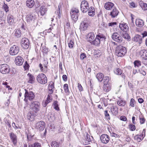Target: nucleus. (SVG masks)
Instances as JSON below:
<instances>
[{"mask_svg": "<svg viewBox=\"0 0 147 147\" xmlns=\"http://www.w3.org/2000/svg\"><path fill=\"white\" fill-rule=\"evenodd\" d=\"M104 85L109 84H111L109 81V78L108 76H106L103 79Z\"/></svg>", "mask_w": 147, "mask_h": 147, "instance_id": "e433bc0d", "label": "nucleus"}, {"mask_svg": "<svg viewBox=\"0 0 147 147\" xmlns=\"http://www.w3.org/2000/svg\"><path fill=\"white\" fill-rule=\"evenodd\" d=\"M33 147H41V144L39 143H35Z\"/></svg>", "mask_w": 147, "mask_h": 147, "instance_id": "052dcab7", "label": "nucleus"}, {"mask_svg": "<svg viewBox=\"0 0 147 147\" xmlns=\"http://www.w3.org/2000/svg\"><path fill=\"white\" fill-rule=\"evenodd\" d=\"M93 138L92 136H90L88 134H87L85 139L88 142H90L91 141V140Z\"/></svg>", "mask_w": 147, "mask_h": 147, "instance_id": "a18cd8bd", "label": "nucleus"}, {"mask_svg": "<svg viewBox=\"0 0 147 147\" xmlns=\"http://www.w3.org/2000/svg\"><path fill=\"white\" fill-rule=\"evenodd\" d=\"M100 138L101 142L105 144L108 143L110 140L109 136L105 134H102Z\"/></svg>", "mask_w": 147, "mask_h": 147, "instance_id": "f8f14e48", "label": "nucleus"}, {"mask_svg": "<svg viewBox=\"0 0 147 147\" xmlns=\"http://www.w3.org/2000/svg\"><path fill=\"white\" fill-rule=\"evenodd\" d=\"M127 52V50L126 48L121 45L118 46L116 48L115 54L118 57L124 56Z\"/></svg>", "mask_w": 147, "mask_h": 147, "instance_id": "f03ea898", "label": "nucleus"}, {"mask_svg": "<svg viewBox=\"0 0 147 147\" xmlns=\"http://www.w3.org/2000/svg\"><path fill=\"white\" fill-rule=\"evenodd\" d=\"M21 45L24 49H27L29 45V40L26 38H23L21 42Z\"/></svg>", "mask_w": 147, "mask_h": 147, "instance_id": "9b49d317", "label": "nucleus"}, {"mask_svg": "<svg viewBox=\"0 0 147 147\" xmlns=\"http://www.w3.org/2000/svg\"><path fill=\"white\" fill-rule=\"evenodd\" d=\"M19 51V47L16 45H13L10 48L9 51V53L12 55H17Z\"/></svg>", "mask_w": 147, "mask_h": 147, "instance_id": "9d476101", "label": "nucleus"}, {"mask_svg": "<svg viewBox=\"0 0 147 147\" xmlns=\"http://www.w3.org/2000/svg\"><path fill=\"white\" fill-rule=\"evenodd\" d=\"M134 63L135 67L136 66L137 67H138L139 66L141 65V62L139 61H135L134 62Z\"/></svg>", "mask_w": 147, "mask_h": 147, "instance_id": "3c124183", "label": "nucleus"}, {"mask_svg": "<svg viewBox=\"0 0 147 147\" xmlns=\"http://www.w3.org/2000/svg\"><path fill=\"white\" fill-rule=\"evenodd\" d=\"M27 75L29 77V80L28 82V83L31 84L33 83L34 80V76L30 73H29Z\"/></svg>", "mask_w": 147, "mask_h": 147, "instance_id": "72a5a7b5", "label": "nucleus"}, {"mask_svg": "<svg viewBox=\"0 0 147 147\" xmlns=\"http://www.w3.org/2000/svg\"><path fill=\"white\" fill-rule=\"evenodd\" d=\"M86 57V55L84 53L81 54L80 56V58L82 60H83Z\"/></svg>", "mask_w": 147, "mask_h": 147, "instance_id": "13d9d810", "label": "nucleus"}, {"mask_svg": "<svg viewBox=\"0 0 147 147\" xmlns=\"http://www.w3.org/2000/svg\"><path fill=\"white\" fill-rule=\"evenodd\" d=\"M3 8L6 12L9 11V7L7 4H4L3 5Z\"/></svg>", "mask_w": 147, "mask_h": 147, "instance_id": "864d4df0", "label": "nucleus"}, {"mask_svg": "<svg viewBox=\"0 0 147 147\" xmlns=\"http://www.w3.org/2000/svg\"><path fill=\"white\" fill-rule=\"evenodd\" d=\"M79 12L78 9L74 8L71 10L70 14L72 20L75 22L78 20V13Z\"/></svg>", "mask_w": 147, "mask_h": 147, "instance_id": "39448f33", "label": "nucleus"}, {"mask_svg": "<svg viewBox=\"0 0 147 147\" xmlns=\"http://www.w3.org/2000/svg\"><path fill=\"white\" fill-rule=\"evenodd\" d=\"M120 119L121 120L125 121L127 120V119L125 116H121L120 117Z\"/></svg>", "mask_w": 147, "mask_h": 147, "instance_id": "bf43d9fd", "label": "nucleus"}, {"mask_svg": "<svg viewBox=\"0 0 147 147\" xmlns=\"http://www.w3.org/2000/svg\"><path fill=\"white\" fill-rule=\"evenodd\" d=\"M142 37L138 35H136L133 38V40L135 42H138L139 44H141L142 42Z\"/></svg>", "mask_w": 147, "mask_h": 147, "instance_id": "4be33fe9", "label": "nucleus"}, {"mask_svg": "<svg viewBox=\"0 0 147 147\" xmlns=\"http://www.w3.org/2000/svg\"><path fill=\"white\" fill-rule=\"evenodd\" d=\"M50 102H48V101L47 100H46L45 101L43 102L42 105L44 107H45L48 103Z\"/></svg>", "mask_w": 147, "mask_h": 147, "instance_id": "e2e57ef3", "label": "nucleus"}, {"mask_svg": "<svg viewBox=\"0 0 147 147\" xmlns=\"http://www.w3.org/2000/svg\"><path fill=\"white\" fill-rule=\"evenodd\" d=\"M7 20V23L10 25H12L14 22V18L13 16L10 14L8 15Z\"/></svg>", "mask_w": 147, "mask_h": 147, "instance_id": "412c9836", "label": "nucleus"}, {"mask_svg": "<svg viewBox=\"0 0 147 147\" xmlns=\"http://www.w3.org/2000/svg\"><path fill=\"white\" fill-rule=\"evenodd\" d=\"M24 90L25 91L24 95L25 98L24 99L25 101L27 102L28 99L30 100H31L34 99L35 96L33 92L31 91L28 92L26 89H24Z\"/></svg>", "mask_w": 147, "mask_h": 147, "instance_id": "423d86ee", "label": "nucleus"}, {"mask_svg": "<svg viewBox=\"0 0 147 147\" xmlns=\"http://www.w3.org/2000/svg\"><path fill=\"white\" fill-rule=\"evenodd\" d=\"M88 14L90 16H93L95 14L94 9L93 7H91L89 8Z\"/></svg>", "mask_w": 147, "mask_h": 147, "instance_id": "c756f323", "label": "nucleus"}, {"mask_svg": "<svg viewBox=\"0 0 147 147\" xmlns=\"http://www.w3.org/2000/svg\"><path fill=\"white\" fill-rule=\"evenodd\" d=\"M105 115L106 117L108 119H110V117L109 114L108 113L107 111H105Z\"/></svg>", "mask_w": 147, "mask_h": 147, "instance_id": "6e6d98bb", "label": "nucleus"}, {"mask_svg": "<svg viewBox=\"0 0 147 147\" xmlns=\"http://www.w3.org/2000/svg\"><path fill=\"white\" fill-rule=\"evenodd\" d=\"M95 36L93 32H90L88 33L87 36V40L90 42L93 41V40L94 39Z\"/></svg>", "mask_w": 147, "mask_h": 147, "instance_id": "5701e85b", "label": "nucleus"}, {"mask_svg": "<svg viewBox=\"0 0 147 147\" xmlns=\"http://www.w3.org/2000/svg\"><path fill=\"white\" fill-rule=\"evenodd\" d=\"M52 147H59V143L55 141L53 142L51 144Z\"/></svg>", "mask_w": 147, "mask_h": 147, "instance_id": "79ce46f5", "label": "nucleus"}, {"mask_svg": "<svg viewBox=\"0 0 147 147\" xmlns=\"http://www.w3.org/2000/svg\"><path fill=\"white\" fill-rule=\"evenodd\" d=\"M119 27L122 30L125 32L127 31L129 28L127 25L125 23H120L119 25Z\"/></svg>", "mask_w": 147, "mask_h": 147, "instance_id": "aec40b11", "label": "nucleus"}, {"mask_svg": "<svg viewBox=\"0 0 147 147\" xmlns=\"http://www.w3.org/2000/svg\"><path fill=\"white\" fill-rule=\"evenodd\" d=\"M24 61L23 58L20 56H18L16 58L15 62L17 65L20 66L23 64Z\"/></svg>", "mask_w": 147, "mask_h": 147, "instance_id": "f3484780", "label": "nucleus"}, {"mask_svg": "<svg viewBox=\"0 0 147 147\" xmlns=\"http://www.w3.org/2000/svg\"><path fill=\"white\" fill-rule=\"evenodd\" d=\"M63 79L64 81H66L67 79V77L65 75H64L62 76Z\"/></svg>", "mask_w": 147, "mask_h": 147, "instance_id": "338daca9", "label": "nucleus"}, {"mask_svg": "<svg viewBox=\"0 0 147 147\" xmlns=\"http://www.w3.org/2000/svg\"><path fill=\"white\" fill-rule=\"evenodd\" d=\"M119 11L116 7H113V10L111 12L109 15L112 18H114L116 17L118 15Z\"/></svg>", "mask_w": 147, "mask_h": 147, "instance_id": "6ab92c4d", "label": "nucleus"}, {"mask_svg": "<svg viewBox=\"0 0 147 147\" xmlns=\"http://www.w3.org/2000/svg\"><path fill=\"white\" fill-rule=\"evenodd\" d=\"M26 19L27 22L28 24H31L34 22L35 19V17L34 15L30 13H29L27 15Z\"/></svg>", "mask_w": 147, "mask_h": 147, "instance_id": "4468645a", "label": "nucleus"}, {"mask_svg": "<svg viewBox=\"0 0 147 147\" xmlns=\"http://www.w3.org/2000/svg\"><path fill=\"white\" fill-rule=\"evenodd\" d=\"M136 24L137 26L141 27L144 25V22L141 19H137L136 21Z\"/></svg>", "mask_w": 147, "mask_h": 147, "instance_id": "bb28decb", "label": "nucleus"}, {"mask_svg": "<svg viewBox=\"0 0 147 147\" xmlns=\"http://www.w3.org/2000/svg\"><path fill=\"white\" fill-rule=\"evenodd\" d=\"M114 73L117 75H121L122 73V70L119 68H116L114 70Z\"/></svg>", "mask_w": 147, "mask_h": 147, "instance_id": "473e14b6", "label": "nucleus"}, {"mask_svg": "<svg viewBox=\"0 0 147 147\" xmlns=\"http://www.w3.org/2000/svg\"><path fill=\"white\" fill-rule=\"evenodd\" d=\"M9 135L11 141L14 145H16L17 142V137L16 135L13 132L9 133Z\"/></svg>", "mask_w": 147, "mask_h": 147, "instance_id": "2eb2a0df", "label": "nucleus"}, {"mask_svg": "<svg viewBox=\"0 0 147 147\" xmlns=\"http://www.w3.org/2000/svg\"><path fill=\"white\" fill-rule=\"evenodd\" d=\"M31 112L32 114L36 113L40 110V103L37 101L32 102L31 104Z\"/></svg>", "mask_w": 147, "mask_h": 147, "instance_id": "7ed1b4c3", "label": "nucleus"}, {"mask_svg": "<svg viewBox=\"0 0 147 147\" xmlns=\"http://www.w3.org/2000/svg\"><path fill=\"white\" fill-rule=\"evenodd\" d=\"M48 89L49 90V93L52 94L54 91V83L53 82H51L48 86Z\"/></svg>", "mask_w": 147, "mask_h": 147, "instance_id": "a878e982", "label": "nucleus"}, {"mask_svg": "<svg viewBox=\"0 0 147 147\" xmlns=\"http://www.w3.org/2000/svg\"><path fill=\"white\" fill-rule=\"evenodd\" d=\"M139 53L141 57H147V50L141 48V49L139 52Z\"/></svg>", "mask_w": 147, "mask_h": 147, "instance_id": "393cba45", "label": "nucleus"}, {"mask_svg": "<svg viewBox=\"0 0 147 147\" xmlns=\"http://www.w3.org/2000/svg\"><path fill=\"white\" fill-rule=\"evenodd\" d=\"M31 113H28L27 115V117L28 119L29 120H31Z\"/></svg>", "mask_w": 147, "mask_h": 147, "instance_id": "774afa93", "label": "nucleus"}, {"mask_svg": "<svg viewBox=\"0 0 147 147\" xmlns=\"http://www.w3.org/2000/svg\"><path fill=\"white\" fill-rule=\"evenodd\" d=\"M36 79L38 82L42 84H45L47 82V78L43 74H39L37 77Z\"/></svg>", "mask_w": 147, "mask_h": 147, "instance_id": "20e7f679", "label": "nucleus"}, {"mask_svg": "<svg viewBox=\"0 0 147 147\" xmlns=\"http://www.w3.org/2000/svg\"><path fill=\"white\" fill-rule=\"evenodd\" d=\"M122 36L128 40H130L131 38L129 34L126 32H124L122 35Z\"/></svg>", "mask_w": 147, "mask_h": 147, "instance_id": "f704fd0d", "label": "nucleus"}, {"mask_svg": "<svg viewBox=\"0 0 147 147\" xmlns=\"http://www.w3.org/2000/svg\"><path fill=\"white\" fill-rule=\"evenodd\" d=\"M142 60L143 63L145 65H147V57H142Z\"/></svg>", "mask_w": 147, "mask_h": 147, "instance_id": "09e8293b", "label": "nucleus"}, {"mask_svg": "<svg viewBox=\"0 0 147 147\" xmlns=\"http://www.w3.org/2000/svg\"><path fill=\"white\" fill-rule=\"evenodd\" d=\"M26 4V6L30 8L33 7L34 5V0H27Z\"/></svg>", "mask_w": 147, "mask_h": 147, "instance_id": "cd10ccee", "label": "nucleus"}, {"mask_svg": "<svg viewBox=\"0 0 147 147\" xmlns=\"http://www.w3.org/2000/svg\"><path fill=\"white\" fill-rule=\"evenodd\" d=\"M145 129H144L142 131V134L140 135H136L134 137V139L136 140L138 142H140L143 140L145 136Z\"/></svg>", "mask_w": 147, "mask_h": 147, "instance_id": "ddd939ff", "label": "nucleus"}, {"mask_svg": "<svg viewBox=\"0 0 147 147\" xmlns=\"http://www.w3.org/2000/svg\"><path fill=\"white\" fill-rule=\"evenodd\" d=\"M105 37L104 34L99 33L96 35L95 39L91 42V43L94 45L98 46L101 43L105 42Z\"/></svg>", "mask_w": 147, "mask_h": 147, "instance_id": "f257e3e1", "label": "nucleus"}, {"mask_svg": "<svg viewBox=\"0 0 147 147\" xmlns=\"http://www.w3.org/2000/svg\"><path fill=\"white\" fill-rule=\"evenodd\" d=\"M88 19H84V20L81 24V25H80V27L81 28L83 29V30L86 29L88 26Z\"/></svg>", "mask_w": 147, "mask_h": 147, "instance_id": "a211bd4d", "label": "nucleus"}, {"mask_svg": "<svg viewBox=\"0 0 147 147\" xmlns=\"http://www.w3.org/2000/svg\"><path fill=\"white\" fill-rule=\"evenodd\" d=\"M117 104L120 106H124L126 103V102L123 100H119L117 102Z\"/></svg>", "mask_w": 147, "mask_h": 147, "instance_id": "ea45409f", "label": "nucleus"}, {"mask_svg": "<svg viewBox=\"0 0 147 147\" xmlns=\"http://www.w3.org/2000/svg\"><path fill=\"white\" fill-rule=\"evenodd\" d=\"M74 44V42L72 40H70L68 43V46L70 48H72L73 47Z\"/></svg>", "mask_w": 147, "mask_h": 147, "instance_id": "5fc2aeb1", "label": "nucleus"}, {"mask_svg": "<svg viewBox=\"0 0 147 147\" xmlns=\"http://www.w3.org/2000/svg\"><path fill=\"white\" fill-rule=\"evenodd\" d=\"M29 66V65L27 63V62L26 61L25 62V65L24 66V68L25 69H27L28 68Z\"/></svg>", "mask_w": 147, "mask_h": 147, "instance_id": "69168bd1", "label": "nucleus"}, {"mask_svg": "<svg viewBox=\"0 0 147 147\" xmlns=\"http://www.w3.org/2000/svg\"><path fill=\"white\" fill-rule=\"evenodd\" d=\"M111 84H106L103 85V90L105 92H107L111 89Z\"/></svg>", "mask_w": 147, "mask_h": 147, "instance_id": "c85d7f7f", "label": "nucleus"}, {"mask_svg": "<svg viewBox=\"0 0 147 147\" xmlns=\"http://www.w3.org/2000/svg\"><path fill=\"white\" fill-rule=\"evenodd\" d=\"M78 88L79 90L80 91H83V88L82 86H81V85L80 84H79V83H78Z\"/></svg>", "mask_w": 147, "mask_h": 147, "instance_id": "0e129e2a", "label": "nucleus"}, {"mask_svg": "<svg viewBox=\"0 0 147 147\" xmlns=\"http://www.w3.org/2000/svg\"><path fill=\"white\" fill-rule=\"evenodd\" d=\"M45 123L43 121H40L37 123L36 125V128L40 131L43 130L45 128Z\"/></svg>", "mask_w": 147, "mask_h": 147, "instance_id": "dca6fc26", "label": "nucleus"}, {"mask_svg": "<svg viewBox=\"0 0 147 147\" xmlns=\"http://www.w3.org/2000/svg\"><path fill=\"white\" fill-rule=\"evenodd\" d=\"M64 89L65 92H69V88L68 85L67 84H64Z\"/></svg>", "mask_w": 147, "mask_h": 147, "instance_id": "603ef678", "label": "nucleus"}, {"mask_svg": "<svg viewBox=\"0 0 147 147\" xmlns=\"http://www.w3.org/2000/svg\"><path fill=\"white\" fill-rule=\"evenodd\" d=\"M103 77V75L102 73H100L96 75L97 79L99 82H101Z\"/></svg>", "mask_w": 147, "mask_h": 147, "instance_id": "58836bf2", "label": "nucleus"}, {"mask_svg": "<svg viewBox=\"0 0 147 147\" xmlns=\"http://www.w3.org/2000/svg\"><path fill=\"white\" fill-rule=\"evenodd\" d=\"M140 123L141 124H142L144 123L145 121V119L144 117L140 118Z\"/></svg>", "mask_w": 147, "mask_h": 147, "instance_id": "4d7b16f0", "label": "nucleus"}, {"mask_svg": "<svg viewBox=\"0 0 147 147\" xmlns=\"http://www.w3.org/2000/svg\"><path fill=\"white\" fill-rule=\"evenodd\" d=\"M89 8V4L88 2L85 0L82 1L81 4V10L83 13L86 12Z\"/></svg>", "mask_w": 147, "mask_h": 147, "instance_id": "6e6552de", "label": "nucleus"}, {"mask_svg": "<svg viewBox=\"0 0 147 147\" xmlns=\"http://www.w3.org/2000/svg\"><path fill=\"white\" fill-rule=\"evenodd\" d=\"M58 102L57 101H55L53 103V105L54 108L57 111L59 110V108L58 104Z\"/></svg>", "mask_w": 147, "mask_h": 147, "instance_id": "a19ab883", "label": "nucleus"}, {"mask_svg": "<svg viewBox=\"0 0 147 147\" xmlns=\"http://www.w3.org/2000/svg\"><path fill=\"white\" fill-rule=\"evenodd\" d=\"M13 33L16 37L19 38L21 36V31L20 30L16 29L14 30Z\"/></svg>", "mask_w": 147, "mask_h": 147, "instance_id": "7c9ffc66", "label": "nucleus"}, {"mask_svg": "<svg viewBox=\"0 0 147 147\" xmlns=\"http://www.w3.org/2000/svg\"><path fill=\"white\" fill-rule=\"evenodd\" d=\"M51 94H49L47 96V98L46 100L48 101V102H51L53 99L52 96L51 95Z\"/></svg>", "mask_w": 147, "mask_h": 147, "instance_id": "de8ad7c7", "label": "nucleus"}, {"mask_svg": "<svg viewBox=\"0 0 147 147\" xmlns=\"http://www.w3.org/2000/svg\"><path fill=\"white\" fill-rule=\"evenodd\" d=\"M42 51L44 55H47L49 51L48 49L46 47H44Z\"/></svg>", "mask_w": 147, "mask_h": 147, "instance_id": "c03bdc74", "label": "nucleus"}, {"mask_svg": "<svg viewBox=\"0 0 147 147\" xmlns=\"http://www.w3.org/2000/svg\"><path fill=\"white\" fill-rule=\"evenodd\" d=\"M112 39L116 42L121 43L123 41L122 37L117 32L114 33L111 36Z\"/></svg>", "mask_w": 147, "mask_h": 147, "instance_id": "1a4fd4ad", "label": "nucleus"}, {"mask_svg": "<svg viewBox=\"0 0 147 147\" xmlns=\"http://www.w3.org/2000/svg\"><path fill=\"white\" fill-rule=\"evenodd\" d=\"M61 7V5H59L58 7V9L57 10V15H58V17L59 18L61 17L60 9Z\"/></svg>", "mask_w": 147, "mask_h": 147, "instance_id": "8fccbe9b", "label": "nucleus"}, {"mask_svg": "<svg viewBox=\"0 0 147 147\" xmlns=\"http://www.w3.org/2000/svg\"><path fill=\"white\" fill-rule=\"evenodd\" d=\"M10 68L9 66L6 64L0 65V72L3 74H8L9 72Z\"/></svg>", "mask_w": 147, "mask_h": 147, "instance_id": "0eeeda50", "label": "nucleus"}, {"mask_svg": "<svg viewBox=\"0 0 147 147\" xmlns=\"http://www.w3.org/2000/svg\"><path fill=\"white\" fill-rule=\"evenodd\" d=\"M114 4L111 2H108L105 4V7L107 10H110L112 8L113 9Z\"/></svg>", "mask_w": 147, "mask_h": 147, "instance_id": "b1692460", "label": "nucleus"}, {"mask_svg": "<svg viewBox=\"0 0 147 147\" xmlns=\"http://www.w3.org/2000/svg\"><path fill=\"white\" fill-rule=\"evenodd\" d=\"M47 8L44 6H42L40 7V11L41 15H44L47 12Z\"/></svg>", "mask_w": 147, "mask_h": 147, "instance_id": "2f4dec72", "label": "nucleus"}, {"mask_svg": "<svg viewBox=\"0 0 147 147\" xmlns=\"http://www.w3.org/2000/svg\"><path fill=\"white\" fill-rule=\"evenodd\" d=\"M136 103V101L133 98H131L130 100L129 106L131 107H134L135 106V104Z\"/></svg>", "mask_w": 147, "mask_h": 147, "instance_id": "37998d69", "label": "nucleus"}, {"mask_svg": "<svg viewBox=\"0 0 147 147\" xmlns=\"http://www.w3.org/2000/svg\"><path fill=\"white\" fill-rule=\"evenodd\" d=\"M140 5L142 9L144 10H147V4L141 2L140 3Z\"/></svg>", "mask_w": 147, "mask_h": 147, "instance_id": "4c0bfd02", "label": "nucleus"}, {"mask_svg": "<svg viewBox=\"0 0 147 147\" xmlns=\"http://www.w3.org/2000/svg\"><path fill=\"white\" fill-rule=\"evenodd\" d=\"M129 129L131 131H134L136 129V127L135 125L133 124H130L129 125Z\"/></svg>", "mask_w": 147, "mask_h": 147, "instance_id": "49530a36", "label": "nucleus"}, {"mask_svg": "<svg viewBox=\"0 0 147 147\" xmlns=\"http://www.w3.org/2000/svg\"><path fill=\"white\" fill-rule=\"evenodd\" d=\"M111 111L113 115H116L118 113L117 108L114 106H112L111 108Z\"/></svg>", "mask_w": 147, "mask_h": 147, "instance_id": "c9c22d12", "label": "nucleus"}, {"mask_svg": "<svg viewBox=\"0 0 147 147\" xmlns=\"http://www.w3.org/2000/svg\"><path fill=\"white\" fill-rule=\"evenodd\" d=\"M5 123L6 124V125H8L9 127H10L11 125L9 123V122L8 120L7 119H5Z\"/></svg>", "mask_w": 147, "mask_h": 147, "instance_id": "680f3d73", "label": "nucleus"}]
</instances>
